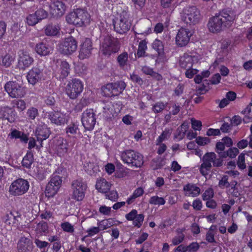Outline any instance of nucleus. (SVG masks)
<instances>
[{"mask_svg": "<svg viewBox=\"0 0 252 252\" xmlns=\"http://www.w3.org/2000/svg\"><path fill=\"white\" fill-rule=\"evenodd\" d=\"M237 18L234 11L224 9L210 18L207 26L211 32H219L230 28Z\"/></svg>", "mask_w": 252, "mask_h": 252, "instance_id": "f257e3e1", "label": "nucleus"}, {"mask_svg": "<svg viewBox=\"0 0 252 252\" xmlns=\"http://www.w3.org/2000/svg\"><path fill=\"white\" fill-rule=\"evenodd\" d=\"M90 15L85 10L77 9L66 16V21L69 24L82 27L89 23Z\"/></svg>", "mask_w": 252, "mask_h": 252, "instance_id": "f03ea898", "label": "nucleus"}, {"mask_svg": "<svg viewBox=\"0 0 252 252\" xmlns=\"http://www.w3.org/2000/svg\"><path fill=\"white\" fill-rule=\"evenodd\" d=\"M129 18V14L126 11H122L119 17L116 18L113 21V25L116 32L123 34L130 30L131 23Z\"/></svg>", "mask_w": 252, "mask_h": 252, "instance_id": "7ed1b4c3", "label": "nucleus"}, {"mask_svg": "<svg viewBox=\"0 0 252 252\" xmlns=\"http://www.w3.org/2000/svg\"><path fill=\"white\" fill-rule=\"evenodd\" d=\"M62 169L58 168L52 175L51 180L46 186L45 194L48 197L54 196L58 191L62 183V176H60Z\"/></svg>", "mask_w": 252, "mask_h": 252, "instance_id": "20e7f679", "label": "nucleus"}, {"mask_svg": "<svg viewBox=\"0 0 252 252\" xmlns=\"http://www.w3.org/2000/svg\"><path fill=\"white\" fill-rule=\"evenodd\" d=\"M181 19L185 23L195 25L200 18L199 10L194 6L185 7L181 13Z\"/></svg>", "mask_w": 252, "mask_h": 252, "instance_id": "39448f33", "label": "nucleus"}, {"mask_svg": "<svg viewBox=\"0 0 252 252\" xmlns=\"http://www.w3.org/2000/svg\"><path fill=\"white\" fill-rule=\"evenodd\" d=\"M119 49L120 45L117 39L109 35L103 38L101 44V49L104 55L109 56L112 54L117 52Z\"/></svg>", "mask_w": 252, "mask_h": 252, "instance_id": "423d86ee", "label": "nucleus"}, {"mask_svg": "<svg viewBox=\"0 0 252 252\" xmlns=\"http://www.w3.org/2000/svg\"><path fill=\"white\" fill-rule=\"evenodd\" d=\"M4 89L12 98H21L26 94V89L22 83L9 81L4 86Z\"/></svg>", "mask_w": 252, "mask_h": 252, "instance_id": "0eeeda50", "label": "nucleus"}, {"mask_svg": "<svg viewBox=\"0 0 252 252\" xmlns=\"http://www.w3.org/2000/svg\"><path fill=\"white\" fill-rule=\"evenodd\" d=\"M84 85L82 82L78 79H72L68 82L66 87L65 92L70 99L76 98L82 92Z\"/></svg>", "mask_w": 252, "mask_h": 252, "instance_id": "6e6552de", "label": "nucleus"}, {"mask_svg": "<svg viewBox=\"0 0 252 252\" xmlns=\"http://www.w3.org/2000/svg\"><path fill=\"white\" fill-rule=\"evenodd\" d=\"M29 188V182L25 179L20 178L14 181L10 186L9 192L14 196L25 193Z\"/></svg>", "mask_w": 252, "mask_h": 252, "instance_id": "1a4fd4ad", "label": "nucleus"}, {"mask_svg": "<svg viewBox=\"0 0 252 252\" xmlns=\"http://www.w3.org/2000/svg\"><path fill=\"white\" fill-rule=\"evenodd\" d=\"M96 115L92 109H87L84 111L81 117V122L86 130H92L96 123Z\"/></svg>", "mask_w": 252, "mask_h": 252, "instance_id": "9d476101", "label": "nucleus"}, {"mask_svg": "<svg viewBox=\"0 0 252 252\" xmlns=\"http://www.w3.org/2000/svg\"><path fill=\"white\" fill-rule=\"evenodd\" d=\"M72 194V198L77 201L82 200L85 195V191L87 185L81 179L73 181L71 184Z\"/></svg>", "mask_w": 252, "mask_h": 252, "instance_id": "9b49d317", "label": "nucleus"}, {"mask_svg": "<svg viewBox=\"0 0 252 252\" xmlns=\"http://www.w3.org/2000/svg\"><path fill=\"white\" fill-rule=\"evenodd\" d=\"M126 84L123 81H118L113 83L106 85L103 92L108 96H115L121 94L126 87Z\"/></svg>", "mask_w": 252, "mask_h": 252, "instance_id": "f8f14e48", "label": "nucleus"}, {"mask_svg": "<svg viewBox=\"0 0 252 252\" xmlns=\"http://www.w3.org/2000/svg\"><path fill=\"white\" fill-rule=\"evenodd\" d=\"M1 219L5 226L8 227L7 229H11L12 226L17 227L19 225L22 219L21 214L16 211H10L3 216Z\"/></svg>", "mask_w": 252, "mask_h": 252, "instance_id": "ddd939ff", "label": "nucleus"}, {"mask_svg": "<svg viewBox=\"0 0 252 252\" xmlns=\"http://www.w3.org/2000/svg\"><path fill=\"white\" fill-rule=\"evenodd\" d=\"M77 43L75 39L72 36L66 38L60 45V52L65 55H71L76 51Z\"/></svg>", "mask_w": 252, "mask_h": 252, "instance_id": "4468645a", "label": "nucleus"}, {"mask_svg": "<svg viewBox=\"0 0 252 252\" xmlns=\"http://www.w3.org/2000/svg\"><path fill=\"white\" fill-rule=\"evenodd\" d=\"M33 61V58L28 52L21 50L18 54L17 66L19 69L24 70L32 64Z\"/></svg>", "mask_w": 252, "mask_h": 252, "instance_id": "2eb2a0df", "label": "nucleus"}, {"mask_svg": "<svg viewBox=\"0 0 252 252\" xmlns=\"http://www.w3.org/2000/svg\"><path fill=\"white\" fill-rule=\"evenodd\" d=\"M192 35V32L189 29L183 28L180 29L176 36V44L180 47L186 46Z\"/></svg>", "mask_w": 252, "mask_h": 252, "instance_id": "dca6fc26", "label": "nucleus"}, {"mask_svg": "<svg viewBox=\"0 0 252 252\" xmlns=\"http://www.w3.org/2000/svg\"><path fill=\"white\" fill-rule=\"evenodd\" d=\"M47 118L51 123L57 126H62L66 123L67 117L65 114L60 111H52L48 113Z\"/></svg>", "mask_w": 252, "mask_h": 252, "instance_id": "f3484780", "label": "nucleus"}, {"mask_svg": "<svg viewBox=\"0 0 252 252\" xmlns=\"http://www.w3.org/2000/svg\"><path fill=\"white\" fill-rule=\"evenodd\" d=\"M50 13L55 17H60L65 13L66 6L64 2L57 0L50 5Z\"/></svg>", "mask_w": 252, "mask_h": 252, "instance_id": "a211bd4d", "label": "nucleus"}, {"mask_svg": "<svg viewBox=\"0 0 252 252\" xmlns=\"http://www.w3.org/2000/svg\"><path fill=\"white\" fill-rule=\"evenodd\" d=\"M92 50V41L89 38H86L81 46L79 52V58L80 59H84L88 58L91 54Z\"/></svg>", "mask_w": 252, "mask_h": 252, "instance_id": "6ab92c4d", "label": "nucleus"}, {"mask_svg": "<svg viewBox=\"0 0 252 252\" xmlns=\"http://www.w3.org/2000/svg\"><path fill=\"white\" fill-rule=\"evenodd\" d=\"M18 252H32V243L28 237H22L17 244Z\"/></svg>", "mask_w": 252, "mask_h": 252, "instance_id": "aec40b11", "label": "nucleus"}, {"mask_svg": "<svg viewBox=\"0 0 252 252\" xmlns=\"http://www.w3.org/2000/svg\"><path fill=\"white\" fill-rule=\"evenodd\" d=\"M35 133L37 141L42 146V141L49 137L50 130L45 125L39 126L36 128Z\"/></svg>", "mask_w": 252, "mask_h": 252, "instance_id": "412c9836", "label": "nucleus"}, {"mask_svg": "<svg viewBox=\"0 0 252 252\" xmlns=\"http://www.w3.org/2000/svg\"><path fill=\"white\" fill-rule=\"evenodd\" d=\"M55 149L58 156H64L67 150L66 140L62 137L57 138L56 140Z\"/></svg>", "mask_w": 252, "mask_h": 252, "instance_id": "4be33fe9", "label": "nucleus"}, {"mask_svg": "<svg viewBox=\"0 0 252 252\" xmlns=\"http://www.w3.org/2000/svg\"><path fill=\"white\" fill-rule=\"evenodd\" d=\"M41 74V71L39 68L33 67L29 72L27 79L30 84L34 85L40 79Z\"/></svg>", "mask_w": 252, "mask_h": 252, "instance_id": "5701e85b", "label": "nucleus"}, {"mask_svg": "<svg viewBox=\"0 0 252 252\" xmlns=\"http://www.w3.org/2000/svg\"><path fill=\"white\" fill-rule=\"evenodd\" d=\"M111 184L105 179L100 178L97 180L95 188L100 192L106 193L110 189Z\"/></svg>", "mask_w": 252, "mask_h": 252, "instance_id": "b1692460", "label": "nucleus"}, {"mask_svg": "<svg viewBox=\"0 0 252 252\" xmlns=\"http://www.w3.org/2000/svg\"><path fill=\"white\" fill-rule=\"evenodd\" d=\"M0 115L2 119L7 120L10 123H12L15 120V112L13 109L8 107L2 108Z\"/></svg>", "mask_w": 252, "mask_h": 252, "instance_id": "393cba45", "label": "nucleus"}, {"mask_svg": "<svg viewBox=\"0 0 252 252\" xmlns=\"http://www.w3.org/2000/svg\"><path fill=\"white\" fill-rule=\"evenodd\" d=\"M193 61V58L191 56L185 54L180 58V66L184 69L190 68L192 66Z\"/></svg>", "mask_w": 252, "mask_h": 252, "instance_id": "a878e982", "label": "nucleus"}, {"mask_svg": "<svg viewBox=\"0 0 252 252\" xmlns=\"http://www.w3.org/2000/svg\"><path fill=\"white\" fill-rule=\"evenodd\" d=\"M184 190L186 192V195L195 197L200 193V189L194 185L188 184L184 187Z\"/></svg>", "mask_w": 252, "mask_h": 252, "instance_id": "bb28decb", "label": "nucleus"}, {"mask_svg": "<svg viewBox=\"0 0 252 252\" xmlns=\"http://www.w3.org/2000/svg\"><path fill=\"white\" fill-rule=\"evenodd\" d=\"M35 50L36 53L40 56H47L52 51L48 45L43 42H40L36 44Z\"/></svg>", "mask_w": 252, "mask_h": 252, "instance_id": "cd10ccee", "label": "nucleus"}, {"mask_svg": "<svg viewBox=\"0 0 252 252\" xmlns=\"http://www.w3.org/2000/svg\"><path fill=\"white\" fill-rule=\"evenodd\" d=\"M135 33L137 34L147 35L150 32V22L147 21L141 24H138L135 27Z\"/></svg>", "mask_w": 252, "mask_h": 252, "instance_id": "c85d7f7f", "label": "nucleus"}, {"mask_svg": "<svg viewBox=\"0 0 252 252\" xmlns=\"http://www.w3.org/2000/svg\"><path fill=\"white\" fill-rule=\"evenodd\" d=\"M35 232L38 236L47 235L49 232L48 223L43 221L39 222L36 225Z\"/></svg>", "mask_w": 252, "mask_h": 252, "instance_id": "c756f323", "label": "nucleus"}, {"mask_svg": "<svg viewBox=\"0 0 252 252\" xmlns=\"http://www.w3.org/2000/svg\"><path fill=\"white\" fill-rule=\"evenodd\" d=\"M128 167H140L143 164L142 158H122Z\"/></svg>", "mask_w": 252, "mask_h": 252, "instance_id": "7c9ffc66", "label": "nucleus"}, {"mask_svg": "<svg viewBox=\"0 0 252 252\" xmlns=\"http://www.w3.org/2000/svg\"><path fill=\"white\" fill-rule=\"evenodd\" d=\"M8 136L10 138H19L22 142L24 143H27L29 140L28 137L26 134L15 129L12 130L8 134Z\"/></svg>", "mask_w": 252, "mask_h": 252, "instance_id": "2f4dec72", "label": "nucleus"}, {"mask_svg": "<svg viewBox=\"0 0 252 252\" xmlns=\"http://www.w3.org/2000/svg\"><path fill=\"white\" fill-rule=\"evenodd\" d=\"M84 168L85 171L90 175L94 174L97 169V166L90 158H87L84 161Z\"/></svg>", "mask_w": 252, "mask_h": 252, "instance_id": "473e14b6", "label": "nucleus"}, {"mask_svg": "<svg viewBox=\"0 0 252 252\" xmlns=\"http://www.w3.org/2000/svg\"><path fill=\"white\" fill-rule=\"evenodd\" d=\"M213 158H203V163L200 167V172L201 174L205 176L208 174V171L210 170L212 167L211 162Z\"/></svg>", "mask_w": 252, "mask_h": 252, "instance_id": "72a5a7b5", "label": "nucleus"}, {"mask_svg": "<svg viewBox=\"0 0 252 252\" xmlns=\"http://www.w3.org/2000/svg\"><path fill=\"white\" fill-rule=\"evenodd\" d=\"M70 66L68 63L65 61H62L60 64V75L59 78L60 79L66 78L69 74L70 71Z\"/></svg>", "mask_w": 252, "mask_h": 252, "instance_id": "f704fd0d", "label": "nucleus"}, {"mask_svg": "<svg viewBox=\"0 0 252 252\" xmlns=\"http://www.w3.org/2000/svg\"><path fill=\"white\" fill-rule=\"evenodd\" d=\"M60 31V27L57 24H50L45 29V33L48 36H55L57 35Z\"/></svg>", "mask_w": 252, "mask_h": 252, "instance_id": "c9c22d12", "label": "nucleus"}, {"mask_svg": "<svg viewBox=\"0 0 252 252\" xmlns=\"http://www.w3.org/2000/svg\"><path fill=\"white\" fill-rule=\"evenodd\" d=\"M188 129V124L185 123L182 124V125L177 129L176 132L174 135V138L178 140H182L185 137Z\"/></svg>", "mask_w": 252, "mask_h": 252, "instance_id": "e433bc0d", "label": "nucleus"}, {"mask_svg": "<svg viewBox=\"0 0 252 252\" xmlns=\"http://www.w3.org/2000/svg\"><path fill=\"white\" fill-rule=\"evenodd\" d=\"M172 131L171 128L165 129L157 139L156 145L159 144L165 139H167L170 136Z\"/></svg>", "mask_w": 252, "mask_h": 252, "instance_id": "4c0bfd02", "label": "nucleus"}, {"mask_svg": "<svg viewBox=\"0 0 252 252\" xmlns=\"http://www.w3.org/2000/svg\"><path fill=\"white\" fill-rule=\"evenodd\" d=\"M152 47L158 52V56H162L163 55L164 46L160 40L156 39L152 44Z\"/></svg>", "mask_w": 252, "mask_h": 252, "instance_id": "58836bf2", "label": "nucleus"}, {"mask_svg": "<svg viewBox=\"0 0 252 252\" xmlns=\"http://www.w3.org/2000/svg\"><path fill=\"white\" fill-rule=\"evenodd\" d=\"M167 104V103H164L161 101L157 102L153 105L152 110L155 114L162 113L166 107Z\"/></svg>", "mask_w": 252, "mask_h": 252, "instance_id": "ea45409f", "label": "nucleus"}, {"mask_svg": "<svg viewBox=\"0 0 252 252\" xmlns=\"http://www.w3.org/2000/svg\"><path fill=\"white\" fill-rule=\"evenodd\" d=\"M14 60V58L12 55L6 54L2 57L0 64L6 67H8L11 65Z\"/></svg>", "mask_w": 252, "mask_h": 252, "instance_id": "a19ab883", "label": "nucleus"}, {"mask_svg": "<svg viewBox=\"0 0 252 252\" xmlns=\"http://www.w3.org/2000/svg\"><path fill=\"white\" fill-rule=\"evenodd\" d=\"M147 49V42L145 40L141 41L138 45L137 55L138 57L145 56L146 50Z\"/></svg>", "mask_w": 252, "mask_h": 252, "instance_id": "79ce46f5", "label": "nucleus"}, {"mask_svg": "<svg viewBox=\"0 0 252 252\" xmlns=\"http://www.w3.org/2000/svg\"><path fill=\"white\" fill-rule=\"evenodd\" d=\"M79 130L78 126L74 124L69 125L66 128V132L68 136H75L76 134L79 133Z\"/></svg>", "mask_w": 252, "mask_h": 252, "instance_id": "37998d69", "label": "nucleus"}, {"mask_svg": "<svg viewBox=\"0 0 252 252\" xmlns=\"http://www.w3.org/2000/svg\"><path fill=\"white\" fill-rule=\"evenodd\" d=\"M237 183V182L236 181H233L230 183L231 188L229 189L228 191L231 195L234 197H238L240 195L238 189L236 187Z\"/></svg>", "mask_w": 252, "mask_h": 252, "instance_id": "c03bdc74", "label": "nucleus"}, {"mask_svg": "<svg viewBox=\"0 0 252 252\" xmlns=\"http://www.w3.org/2000/svg\"><path fill=\"white\" fill-rule=\"evenodd\" d=\"M239 153V150L238 148L233 147L229 149L226 153L224 152V155L220 156V158H226V156L229 158H235Z\"/></svg>", "mask_w": 252, "mask_h": 252, "instance_id": "a18cd8bd", "label": "nucleus"}, {"mask_svg": "<svg viewBox=\"0 0 252 252\" xmlns=\"http://www.w3.org/2000/svg\"><path fill=\"white\" fill-rule=\"evenodd\" d=\"M128 61V54L126 52L120 54L117 58V61L121 67L125 66Z\"/></svg>", "mask_w": 252, "mask_h": 252, "instance_id": "49530a36", "label": "nucleus"}, {"mask_svg": "<svg viewBox=\"0 0 252 252\" xmlns=\"http://www.w3.org/2000/svg\"><path fill=\"white\" fill-rule=\"evenodd\" d=\"M164 165V161L162 158H154L151 163V166L154 170L161 168Z\"/></svg>", "mask_w": 252, "mask_h": 252, "instance_id": "de8ad7c7", "label": "nucleus"}, {"mask_svg": "<svg viewBox=\"0 0 252 252\" xmlns=\"http://www.w3.org/2000/svg\"><path fill=\"white\" fill-rule=\"evenodd\" d=\"M13 106L17 108L20 111H22L26 109V103L21 99L14 100L12 101Z\"/></svg>", "mask_w": 252, "mask_h": 252, "instance_id": "09e8293b", "label": "nucleus"}, {"mask_svg": "<svg viewBox=\"0 0 252 252\" xmlns=\"http://www.w3.org/2000/svg\"><path fill=\"white\" fill-rule=\"evenodd\" d=\"M149 202L150 204L153 205H164L165 203V201L163 197L158 196L151 197Z\"/></svg>", "mask_w": 252, "mask_h": 252, "instance_id": "8fccbe9b", "label": "nucleus"}, {"mask_svg": "<svg viewBox=\"0 0 252 252\" xmlns=\"http://www.w3.org/2000/svg\"><path fill=\"white\" fill-rule=\"evenodd\" d=\"M27 23L29 26H33L39 22L34 13L29 14L26 18Z\"/></svg>", "mask_w": 252, "mask_h": 252, "instance_id": "3c124183", "label": "nucleus"}, {"mask_svg": "<svg viewBox=\"0 0 252 252\" xmlns=\"http://www.w3.org/2000/svg\"><path fill=\"white\" fill-rule=\"evenodd\" d=\"M39 22L46 19L48 16V12L43 9H39L34 13Z\"/></svg>", "mask_w": 252, "mask_h": 252, "instance_id": "603ef678", "label": "nucleus"}, {"mask_svg": "<svg viewBox=\"0 0 252 252\" xmlns=\"http://www.w3.org/2000/svg\"><path fill=\"white\" fill-rule=\"evenodd\" d=\"M38 110L36 108L32 107L27 111V114L29 120H34L38 115Z\"/></svg>", "mask_w": 252, "mask_h": 252, "instance_id": "864d4df0", "label": "nucleus"}, {"mask_svg": "<svg viewBox=\"0 0 252 252\" xmlns=\"http://www.w3.org/2000/svg\"><path fill=\"white\" fill-rule=\"evenodd\" d=\"M61 227L64 231L68 233H72L74 232L73 226L68 222L62 223L61 224Z\"/></svg>", "mask_w": 252, "mask_h": 252, "instance_id": "5fc2aeb1", "label": "nucleus"}, {"mask_svg": "<svg viewBox=\"0 0 252 252\" xmlns=\"http://www.w3.org/2000/svg\"><path fill=\"white\" fill-rule=\"evenodd\" d=\"M143 220L144 215L143 214H137L136 218H135L133 220V224L134 226L140 227L142 225V223L143 221Z\"/></svg>", "mask_w": 252, "mask_h": 252, "instance_id": "6e6d98bb", "label": "nucleus"}, {"mask_svg": "<svg viewBox=\"0 0 252 252\" xmlns=\"http://www.w3.org/2000/svg\"><path fill=\"white\" fill-rule=\"evenodd\" d=\"M202 199L204 200H208L212 198L214 196V191L212 189H209L205 191L202 194Z\"/></svg>", "mask_w": 252, "mask_h": 252, "instance_id": "4d7b16f0", "label": "nucleus"}, {"mask_svg": "<svg viewBox=\"0 0 252 252\" xmlns=\"http://www.w3.org/2000/svg\"><path fill=\"white\" fill-rule=\"evenodd\" d=\"M210 142V139L206 137L199 136L196 138V142L199 145H205L209 143Z\"/></svg>", "mask_w": 252, "mask_h": 252, "instance_id": "13d9d810", "label": "nucleus"}, {"mask_svg": "<svg viewBox=\"0 0 252 252\" xmlns=\"http://www.w3.org/2000/svg\"><path fill=\"white\" fill-rule=\"evenodd\" d=\"M219 186L222 188L224 187L226 188L230 187V184L228 182V177L227 176L222 177L221 180L219 181Z\"/></svg>", "mask_w": 252, "mask_h": 252, "instance_id": "bf43d9fd", "label": "nucleus"}, {"mask_svg": "<svg viewBox=\"0 0 252 252\" xmlns=\"http://www.w3.org/2000/svg\"><path fill=\"white\" fill-rule=\"evenodd\" d=\"M186 248L188 252H195L198 250L199 245L197 242H192Z\"/></svg>", "mask_w": 252, "mask_h": 252, "instance_id": "052dcab7", "label": "nucleus"}, {"mask_svg": "<svg viewBox=\"0 0 252 252\" xmlns=\"http://www.w3.org/2000/svg\"><path fill=\"white\" fill-rule=\"evenodd\" d=\"M192 128L195 130H199L202 126L201 122L193 119L191 120Z\"/></svg>", "mask_w": 252, "mask_h": 252, "instance_id": "680f3d73", "label": "nucleus"}, {"mask_svg": "<svg viewBox=\"0 0 252 252\" xmlns=\"http://www.w3.org/2000/svg\"><path fill=\"white\" fill-rule=\"evenodd\" d=\"M125 155L126 158H139L141 156L139 153L131 150H126L125 152Z\"/></svg>", "mask_w": 252, "mask_h": 252, "instance_id": "e2e57ef3", "label": "nucleus"}, {"mask_svg": "<svg viewBox=\"0 0 252 252\" xmlns=\"http://www.w3.org/2000/svg\"><path fill=\"white\" fill-rule=\"evenodd\" d=\"M184 85L183 84H179L174 90V95L180 96L184 92Z\"/></svg>", "mask_w": 252, "mask_h": 252, "instance_id": "0e129e2a", "label": "nucleus"}, {"mask_svg": "<svg viewBox=\"0 0 252 252\" xmlns=\"http://www.w3.org/2000/svg\"><path fill=\"white\" fill-rule=\"evenodd\" d=\"M106 197L109 200L115 201L118 198V194L117 191L112 190L108 194H106Z\"/></svg>", "mask_w": 252, "mask_h": 252, "instance_id": "69168bd1", "label": "nucleus"}, {"mask_svg": "<svg viewBox=\"0 0 252 252\" xmlns=\"http://www.w3.org/2000/svg\"><path fill=\"white\" fill-rule=\"evenodd\" d=\"M34 243L36 246L40 249L46 248L49 245V243L47 242L42 241L38 239H35Z\"/></svg>", "mask_w": 252, "mask_h": 252, "instance_id": "338daca9", "label": "nucleus"}, {"mask_svg": "<svg viewBox=\"0 0 252 252\" xmlns=\"http://www.w3.org/2000/svg\"><path fill=\"white\" fill-rule=\"evenodd\" d=\"M33 158H22L21 163L22 165L26 168H30L32 162Z\"/></svg>", "mask_w": 252, "mask_h": 252, "instance_id": "774afa93", "label": "nucleus"}]
</instances>
